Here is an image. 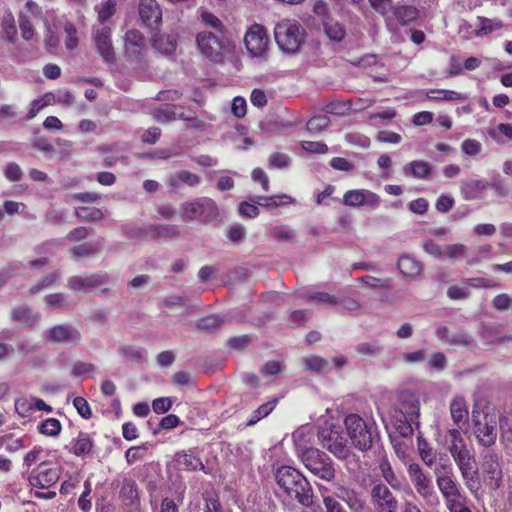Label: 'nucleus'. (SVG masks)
<instances>
[{
  "label": "nucleus",
  "mask_w": 512,
  "mask_h": 512,
  "mask_svg": "<svg viewBox=\"0 0 512 512\" xmlns=\"http://www.w3.org/2000/svg\"><path fill=\"white\" fill-rule=\"evenodd\" d=\"M319 491L323 497V503L327 512H346L342 505L332 496H327L325 493L328 489L324 486H319Z\"/></svg>",
  "instance_id": "51"
},
{
  "label": "nucleus",
  "mask_w": 512,
  "mask_h": 512,
  "mask_svg": "<svg viewBox=\"0 0 512 512\" xmlns=\"http://www.w3.org/2000/svg\"><path fill=\"white\" fill-rule=\"evenodd\" d=\"M275 480L289 499L306 508L313 506V488L300 470L289 465H282L276 470Z\"/></svg>",
  "instance_id": "2"
},
{
  "label": "nucleus",
  "mask_w": 512,
  "mask_h": 512,
  "mask_svg": "<svg viewBox=\"0 0 512 512\" xmlns=\"http://www.w3.org/2000/svg\"><path fill=\"white\" fill-rule=\"evenodd\" d=\"M93 42L100 57L107 63H114L115 51L112 43V31L107 24L93 27Z\"/></svg>",
  "instance_id": "15"
},
{
  "label": "nucleus",
  "mask_w": 512,
  "mask_h": 512,
  "mask_svg": "<svg viewBox=\"0 0 512 512\" xmlns=\"http://www.w3.org/2000/svg\"><path fill=\"white\" fill-rule=\"evenodd\" d=\"M473 434L480 446L489 448L497 439V420L482 409L472 410Z\"/></svg>",
  "instance_id": "6"
},
{
  "label": "nucleus",
  "mask_w": 512,
  "mask_h": 512,
  "mask_svg": "<svg viewBox=\"0 0 512 512\" xmlns=\"http://www.w3.org/2000/svg\"><path fill=\"white\" fill-rule=\"evenodd\" d=\"M107 281L105 274L93 273L86 276H72L68 279V287L75 292H87L101 286Z\"/></svg>",
  "instance_id": "21"
},
{
  "label": "nucleus",
  "mask_w": 512,
  "mask_h": 512,
  "mask_svg": "<svg viewBox=\"0 0 512 512\" xmlns=\"http://www.w3.org/2000/svg\"><path fill=\"white\" fill-rule=\"evenodd\" d=\"M317 437L322 447L339 459H347L352 454L339 427H323L319 429Z\"/></svg>",
  "instance_id": "10"
},
{
  "label": "nucleus",
  "mask_w": 512,
  "mask_h": 512,
  "mask_svg": "<svg viewBox=\"0 0 512 512\" xmlns=\"http://www.w3.org/2000/svg\"><path fill=\"white\" fill-rule=\"evenodd\" d=\"M334 495L344 501L351 512H363L364 501L361 499L359 494L353 489L344 485H334Z\"/></svg>",
  "instance_id": "23"
},
{
  "label": "nucleus",
  "mask_w": 512,
  "mask_h": 512,
  "mask_svg": "<svg viewBox=\"0 0 512 512\" xmlns=\"http://www.w3.org/2000/svg\"><path fill=\"white\" fill-rule=\"evenodd\" d=\"M154 117L159 122H168L176 119H184L183 108L174 104H163L154 112Z\"/></svg>",
  "instance_id": "29"
},
{
  "label": "nucleus",
  "mask_w": 512,
  "mask_h": 512,
  "mask_svg": "<svg viewBox=\"0 0 512 512\" xmlns=\"http://www.w3.org/2000/svg\"><path fill=\"white\" fill-rule=\"evenodd\" d=\"M277 404L278 399L274 398L273 400L260 405L251 413L249 419L247 420V426H254L261 419L267 417L276 408Z\"/></svg>",
  "instance_id": "38"
},
{
  "label": "nucleus",
  "mask_w": 512,
  "mask_h": 512,
  "mask_svg": "<svg viewBox=\"0 0 512 512\" xmlns=\"http://www.w3.org/2000/svg\"><path fill=\"white\" fill-rule=\"evenodd\" d=\"M482 468L483 472L488 478L495 482V485L499 486V481L502 479V470L499 462L498 454L487 451L483 455Z\"/></svg>",
  "instance_id": "25"
},
{
  "label": "nucleus",
  "mask_w": 512,
  "mask_h": 512,
  "mask_svg": "<svg viewBox=\"0 0 512 512\" xmlns=\"http://www.w3.org/2000/svg\"><path fill=\"white\" fill-rule=\"evenodd\" d=\"M119 494L122 500L128 501L130 504L137 501L139 499V492L136 482L132 479H125Z\"/></svg>",
  "instance_id": "41"
},
{
  "label": "nucleus",
  "mask_w": 512,
  "mask_h": 512,
  "mask_svg": "<svg viewBox=\"0 0 512 512\" xmlns=\"http://www.w3.org/2000/svg\"><path fill=\"white\" fill-rule=\"evenodd\" d=\"M57 278H58L57 272H50V273L44 275L40 279L39 283L30 287L29 293L35 294V293L40 292L43 288L52 285L57 280Z\"/></svg>",
  "instance_id": "55"
},
{
  "label": "nucleus",
  "mask_w": 512,
  "mask_h": 512,
  "mask_svg": "<svg viewBox=\"0 0 512 512\" xmlns=\"http://www.w3.org/2000/svg\"><path fill=\"white\" fill-rule=\"evenodd\" d=\"M151 232L156 239L173 238L178 236L179 230L176 225L160 224L152 227Z\"/></svg>",
  "instance_id": "46"
},
{
  "label": "nucleus",
  "mask_w": 512,
  "mask_h": 512,
  "mask_svg": "<svg viewBox=\"0 0 512 512\" xmlns=\"http://www.w3.org/2000/svg\"><path fill=\"white\" fill-rule=\"evenodd\" d=\"M42 8L33 0H27L18 12V24L21 37L30 41L35 35L32 20L43 18Z\"/></svg>",
  "instance_id": "14"
},
{
  "label": "nucleus",
  "mask_w": 512,
  "mask_h": 512,
  "mask_svg": "<svg viewBox=\"0 0 512 512\" xmlns=\"http://www.w3.org/2000/svg\"><path fill=\"white\" fill-rule=\"evenodd\" d=\"M40 316L38 314H33L31 309L27 306L14 307L11 310V320L16 322H21L33 328Z\"/></svg>",
  "instance_id": "32"
},
{
  "label": "nucleus",
  "mask_w": 512,
  "mask_h": 512,
  "mask_svg": "<svg viewBox=\"0 0 512 512\" xmlns=\"http://www.w3.org/2000/svg\"><path fill=\"white\" fill-rule=\"evenodd\" d=\"M450 414L456 429H461L462 425L468 421V405L463 396L456 395L450 402Z\"/></svg>",
  "instance_id": "26"
},
{
  "label": "nucleus",
  "mask_w": 512,
  "mask_h": 512,
  "mask_svg": "<svg viewBox=\"0 0 512 512\" xmlns=\"http://www.w3.org/2000/svg\"><path fill=\"white\" fill-rule=\"evenodd\" d=\"M299 457L305 468L324 481H332L336 476L333 460L323 451L314 447L302 448Z\"/></svg>",
  "instance_id": "4"
},
{
  "label": "nucleus",
  "mask_w": 512,
  "mask_h": 512,
  "mask_svg": "<svg viewBox=\"0 0 512 512\" xmlns=\"http://www.w3.org/2000/svg\"><path fill=\"white\" fill-rule=\"evenodd\" d=\"M308 300L318 302V303L329 304V305L338 304L337 296L329 294L327 292H323V291H317V292L310 293L308 295Z\"/></svg>",
  "instance_id": "54"
},
{
  "label": "nucleus",
  "mask_w": 512,
  "mask_h": 512,
  "mask_svg": "<svg viewBox=\"0 0 512 512\" xmlns=\"http://www.w3.org/2000/svg\"><path fill=\"white\" fill-rule=\"evenodd\" d=\"M418 451L424 464L431 467L436 462V454L425 440H418Z\"/></svg>",
  "instance_id": "45"
},
{
  "label": "nucleus",
  "mask_w": 512,
  "mask_h": 512,
  "mask_svg": "<svg viewBox=\"0 0 512 512\" xmlns=\"http://www.w3.org/2000/svg\"><path fill=\"white\" fill-rule=\"evenodd\" d=\"M291 163L289 155L281 152H274L269 157V167L282 169L288 167Z\"/></svg>",
  "instance_id": "52"
},
{
  "label": "nucleus",
  "mask_w": 512,
  "mask_h": 512,
  "mask_svg": "<svg viewBox=\"0 0 512 512\" xmlns=\"http://www.w3.org/2000/svg\"><path fill=\"white\" fill-rule=\"evenodd\" d=\"M99 24H106L116 12V3L114 0H106L97 9Z\"/></svg>",
  "instance_id": "48"
},
{
  "label": "nucleus",
  "mask_w": 512,
  "mask_h": 512,
  "mask_svg": "<svg viewBox=\"0 0 512 512\" xmlns=\"http://www.w3.org/2000/svg\"><path fill=\"white\" fill-rule=\"evenodd\" d=\"M175 462L184 471H203L205 474H209L201 458L190 451L177 452L175 454Z\"/></svg>",
  "instance_id": "24"
},
{
  "label": "nucleus",
  "mask_w": 512,
  "mask_h": 512,
  "mask_svg": "<svg viewBox=\"0 0 512 512\" xmlns=\"http://www.w3.org/2000/svg\"><path fill=\"white\" fill-rule=\"evenodd\" d=\"M52 99L53 95L51 93H47L42 98L33 100L28 110L27 118L29 120L35 118L44 107L51 104Z\"/></svg>",
  "instance_id": "47"
},
{
  "label": "nucleus",
  "mask_w": 512,
  "mask_h": 512,
  "mask_svg": "<svg viewBox=\"0 0 512 512\" xmlns=\"http://www.w3.org/2000/svg\"><path fill=\"white\" fill-rule=\"evenodd\" d=\"M276 199L286 200L285 203H291L293 201V199L290 196L283 194V195L272 196V197L258 196L257 203L260 206L274 208V207H278L280 205V203L275 201Z\"/></svg>",
  "instance_id": "56"
},
{
  "label": "nucleus",
  "mask_w": 512,
  "mask_h": 512,
  "mask_svg": "<svg viewBox=\"0 0 512 512\" xmlns=\"http://www.w3.org/2000/svg\"><path fill=\"white\" fill-rule=\"evenodd\" d=\"M489 187L495 191L497 196L507 197L509 194L508 187L500 176L493 177L489 183Z\"/></svg>",
  "instance_id": "63"
},
{
  "label": "nucleus",
  "mask_w": 512,
  "mask_h": 512,
  "mask_svg": "<svg viewBox=\"0 0 512 512\" xmlns=\"http://www.w3.org/2000/svg\"><path fill=\"white\" fill-rule=\"evenodd\" d=\"M478 20L480 25L476 30L477 36L487 35L503 27V23L500 20H492L485 17H478Z\"/></svg>",
  "instance_id": "44"
},
{
  "label": "nucleus",
  "mask_w": 512,
  "mask_h": 512,
  "mask_svg": "<svg viewBox=\"0 0 512 512\" xmlns=\"http://www.w3.org/2000/svg\"><path fill=\"white\" fill-rule=\"evenodd\" d=\"M345 426L352 445L362 451L371 449L378 434L374 433L372 426L357 414H349L345 418Z\"/></svg>",
  "instance_id": "5"
},
{
  "label": "nucleus",
  "mask_w": 512,
  "mask_h": 512,
  "mask_svg": "<svg viewBox=\"0 0 512 512\" xmlns=\"http://www.w3.org/2000/svg\"><path fill=\"white\" fill-rule=\"evenodd\" d=\"M398 404L395 407V412L401 415L400 421H404L408 425L405 431L401 432L402 435L412 433V425H418V418L420 416V401L417 395L409 390H403L398 393Z\"/></svg>",
  "instance_id": "9"
},
{
  "label": "nucleus",
  "mask_w": 512,
  "mask_h": 512,
  "mask_svg": "<svg viewBox=\"0 0 512 512\" xmlns=\"http://www.w3.org/2000/svg\"><path fill=\"white\" fill-rule=\"evenodd\" d=\"M330 123V119L326 115H315L310 118L306 124L307 130L311 133H319L323 131Z\"/></svg>",
  "instance_id": "50"
},
{
  "label": "nucleus",
  "mask_w": 512,
  "mask_h": 512,
  "mask_svg": "<svg viewBox=\"0 0 512 512\" xmlns=\"http://www.w3.org/2000/svg\"><path fill=\"white\" fill-rule=\"evenodd\" d=\"M447 449L457 465L467 489L476 495L481 489V481L475 457L468 448L461 431L456 428L448 429L446 433Z\"/></svg>",
  "instance_id": "1"
},
{
  "label": "nucleus",
  "mask_w": 512,
  "mask_h": 512,
  "mask_svg": "<svg viewBox=\"0 0 512 512\" xmlns=\"http://www.w3.org/2000/svg\"><path fill=\"white\" fill-rule=\"evenodd\" d=\"M323 27L325 34L332 41L341 42L346 36L345 27L331 17H327Z\"/></svg>",
  "instance_id": "33"
},
{
  "label": "nucleus",
  "mask_w": 512,
  "mask_h": 512,
  "mask_svg": "<svg viewBox=\"0 0 512 512\" xmlns=\"http://www.w3.org/2000/svg\"><path fill=\"white\" fill-rule=\"evenodd\" d=\"M2 37L7 41L13 43L17 38V28L15 25L14 16L11 12L7 13L2 19Z\"/></svg>",
  "instance_id": "42"
},
{
  "label": "nucleus",
  "mask_w": 512,
  "mask_h": 512,
  "mask_svg": "<svg viewBox=\"0 0 512 512\" xmlns=\"http://www.w3.org/2000/svg\"><path fill=\"white\" fill-rule=\"evenodd\" d=\"M343 204L350 207L366 205L370 208H376L380 204V197L370 190L353 189L344 193Z\"/></svg>",
  "instance_id": "18"
},
{
  "label": "nucleus",
  "mask_w": 512,
  "mask_h": 512,
  "mask_svg": "<svg viewBox=\"0 0 512 512\" xmlns=\"http://www.w3.org/2000/svg\"><path fill=\"white\" fill-rule=\"evenodd\" d=\"M371 497L378 512H396L398 502L386 485L375 484L371 490Z\"/></svg>",
  "instance_id": "20"
},
{
  "label": "nucleus",
  "mask_w": 512,
  "mask_h": 512,
  "mask_svg": "<svg viewBox=\"0 0 512 512\" xmlns=\"http://www.w3.org/2000/svg\"><path fill=\"white\" fill-rule=\"evenodd\" d=\"M400 272L408 277L417 276L421 270V264L410 256H401L397 262Z\"/></svg>",
  "instance_id": "37"
},
{
  "label": "nucleus",
  "mask_w": 512,
  "mask_h": 512,
  "mask_svg": "<svg viewBox=\"0 0 512 512\" xmlns=\"http://www.w3.org/2000/svg\"><path fill=\"white\" fill-rule=\"evenodd\" d=\"M201 19L203 23H205L208 26H211L214 28L217 32V34L224 35L225 27L221 20L215 16L213 13L210 12H203L201 15Z\"/></svg>",
  "instance_id": "53"
},
{
  "label": "nucleus",
  "mask_w": 512,
  "mask_h": 512,
  "mask_svg": "<svg viewBox=\"0 0 512 512\" xmlns=\"http://www.w3.org/2000/svg\"><path fill=\"white\" fill-rule=\"evenodd\" d=\"M427 98L430 100L465 101L468 96L453 90L431 89L427 92Z\"/></svg>",
  "instance_id": "36"
},
{
  "label": "nucleus",
  "mask_w": 512,
  "mask_h": 512,
  "mask_svg": "<svg viewBox=\"0 0 512 512\" xmlns=\"http://www.w3.org/2000/svg\"><path fill=\"white\" fill-rule=\"evenodd\" d=\"M73 406L84 419H90L92 417L91 407L88 401L83 397H75L73 400Z\"/></svg>",
  "instance_id": "57"
},
{
  "label": "nucleus",
  "mask_w": 512,
  "mask_h": 512,
  "mask_svg": "<svg viewBox=\"0 0 512 512\" xmlns=\"http://www.w3.org/2000/svg\"><path fill=\"white\" fill-rule=\"evenodd\" d=\"M461 149L466 155L475 156L481 151V143L475 139H466L462 142Z\"/></svg>",
  "instance_id": "64"
},
{
  "label": "nucleus",
  "mask_w": 512,
  "mask_h": 512,
  "mask_svg": "<svg viewBox=\"0 0 512 512\" xmlns=\"http://www.w3.org/2000/svg\"><path fill=\"white\" fill-rule=\"evenodd\" d=\"M93 447L94 443L90 435L80 432L78 437L73 441L72 453L78 457L85 456L91 453Z\"/></svg>",
  "instance_id": "35"
},
{
  "label": "nucleus",
  "mask_w": 512,
  "mask_h": 512,
  "mask_svg": "<svg viewBox=\"0 0 512 512\" xmlns=\"http://www.w3.org/2000/svg\"><path fill=\"white\" fill-rule=\"evenodd\" d=\"M359 281L362 282L364 285L371 287V288H389V280L388 279H382L377 278L371 275H365L359 278Z\"/></svg>",
  "instance_id": "61"
},
{
  "label": "nucleus",
  "mask_w": 512,
  "mask_h": 512,
  "mask_svg": "<svg viewBox=\"0 0 512 512\" xmlns=\"http://www.w3.org/2000/svg\"><path fill=\"white\" fill-rule=\"evenodd\" d=\"M138 12L140 20L146 27L157 29L161 25L162 10L156 0H140Z\"/></svg>",
  "instance_id": "19"
},
{
  "label": "nucleus",
  "mask_w": 512,
  "mask_h": 512,
  "mask_svg": "<svg viewBox=\"0 0 512 512\" xmlns=\"http://www.w3.org/2000/svg\"><path fill=\"white\" fill-rule=\"evenodd\" d=\"M60 475L61 468L57 464L44 461L32 469L28 481L32 487L48 489L58 482Z\"/></svg>",
  "instance_id": "12"
},
{
  "label": "nucleus",
  "mask_w": 512,
  "mask_h": 512,
  "mask_svg": "<svg viewBox=\"0 0 512 512\" xmlns=\"http://www.w3.org/2000/svg\"><path fill=\"white\" fill-rule=\"evenodd\" d=\"M436 484L443 499L446 496L452 494L453 492H456L460 488L458 482L454 479L453 475L449 474H442L437 476Z\"/></svg>",
  "instance_id": "39"
},
{
  "label": "nucleus",
  "mask_w": 512,
  "mask_h": 512,
  "mask_svg": "<svg viewBox=\"0 0 512 512\" xmlns=\"http://www.w3.org/2000/svg\"><path fill=\"white\" fill-rule=\"evenodd\" d=\"M307 33L302 25L292 19H283L274 28L275 41L285 53H297L306 39Z\"/></svg>",
  "instance_id": "3"
},
{
  "label": "nucleus",
  "mask_w": 512,
  "mask_h": 512,
  "mask_svg": "<svg viewBox=\"0 0 512 512\" xmlns=\"http://www.w3.org/2000/svg\"><path fill=\"white\" fill-rule=\"evenodd\" d=\"M409 479L416 492L430 505L438 502L431 476L424 472L418 463H411L407 468Z\"/></svg>",
  "instance_id": "11"
},
{
  "label": "nucleus",
  "mask_w": 512,
  "mask_h": 512,
  "mask_svg": "<svg viewBox=\"0 0 512 512\" xmlns=\"http://www.w3.org/2000/svg\"><path fill=\"white\" fill-rule=\"evenodd\" d=\"M419 10L411 5H393L390 7L384 22L387 29L394 32L399 26H408L419 17Z\"/></svg>",
  "instance_id": "13"
},
{
  "label": "nucleus",
  "mask_w": 512,
  "mask_h": 512,
  "mask_svg": "<svg viewBox=\"0 0 512 512\" xmlns=\"http://www.w3.org/2000/svg\"><path fill=\"white\" fill-rule=\"evenodd\" d=\"M64 31L66 33L65 45L69 50H73L78 45V37L77 30L72 23H66L64 26Z\"/></svg>",
  "instance_id": "58"
},
{
  "label": "nucleus",
  "mask_w": 512,
  "mask_h": 512,
  "mask_svg": "<svg viewBox=\"0 0 512 512\" xmlns=\"http://www.w3.org/2000/svg\"><path fill=\"white\" fill-rule=\"evenodd\" d=\"M152 46L164 55H172L177 49V38L171 34H157L152 39Z\"/></svg>",
  "instance_id": "28"
},
{
  "label": "nucleus",
  "mask_w": 512,
  "mask_h": 512,
  "mask_svg": "<svg viewBox=\"0 0 512 512\" xmlns=\"http://www.w3.org/2000/svg\"><path fill=\"white\" fill-rule=\"evenodd\" d=\"M381 472L385 480L392 486V487H398L399 486V480L397 476L395 475L391 465L388 462H382L380 464Z\"/></svg>",
  "instance_id": "62"
},
{
  "label": "nucleus",
  "mask_w": 512,
  "mask_h": 512,
  "mask_svg": "<svg viewBox=\"0 0 512 512\" xmlns=\"http://www.w3.org/2000/svg\"><path fill=\"white\" fill-rule=\"evenodd\" d=\"M465 284L472 288H494L497 287V283L489 278L475 277L467 278L464 280Z\"/></svg>",
  "instance_id": "60"
},
{
  "label": "nucleus",
  "mask_w": 512,
  "mask_h": 512,
  "mask_svg": "<svg viewBox=\"0 0 512 512\" xmlns=\"http://www.w3.org/2000/svg\"><path fill=\"white\" fill-rule=\"evenodd\" d=\"M216 202L208 197H200L182 204V218L187 221L210 223L218 217Z\"/></svg>",
  "instance_id": "7"
},
{
  "label": "nucleus",
  "mask_w": 512,
  "mask_h": 512,
  "mask_svg": "<svg viewBox=\"0 0 512 512\" xmlns=\"http://www.w3.org/2000/svg\"><path fill=\"white\" fill-rule=\"evenodd\" d=\"M75 215L77 218L87 222H95L104 217L101 209L89 206H80L75 208Z\"/></svg>",
  "instance_id": "40"
},
{
  "label": "nucleus",
  "mask_w": 512,
  "mask_h": 512,
  "mask_svg": "<svg viewBox=\"0 0 512 512\" xmlns=\"http://www.w3.org/2000/svg\"><path fill=\"white\" fill-rule=\"evenodd\" d=\"M99 251H100V245L98 243H96V244L84 243V244L74 246L70 249V253L75 258L94 255V254H97Z\"/></svg>",
  "instance_id": "49"
},
{
  "label": "nucleus",
  "mask_w": 512,
  "mask_h": 512,
  "mask_svg": "<svg viewBox=\"0 0 512 512\" xmlns=\"http://www.w3.org/2000/svg\"><path fill=\"white\" fill-rule=\"evenodd\" d=\"M61 429V422L56 418H47L38 425V432L49 437L58 436Z\"/></svg>",
  "instance_id": "43"
},
{
  "label": "nucleus",
  "mask_w": 512,
  "mask_h": 512,
  "mask_svg": "<svg viewBox=\"0 0 512 512\" xmlns=\"http://www.w3.org/2000/svg\"><path fill=\"white\" fill-rule=\"evenodd\" d=\"M244 43L252 56H262L268 49L269 37L264 26L253 24L245 33Z\"/></svg>",
  "instance_id": "16"
},
{
  "label": "nucleus",
  "mask_w": 512,
  "mask_h": 512,
  "mask_svg": "<svg viewBox=\"0 0 512 512\" xmlns=\"http://www.w3.org/2000/svg\"><path fill=\"white\" fill-rule=\"evenodd\" d=\"M124 42L127 57L131 61L140 62L148 50L143 34L136 29H130L125 33Z\"/></svg>",
  "instance_id": "17"
},
{
  "label": "nucleus",
  "mask_w": 512,
  "mask_h": 512,
  "mask_svg": "<svg viewBox=\"0 0 512 512\" xmlns=\"http://www.w3.org/2000/svg\"><path fill=\"white\" fill-rule=\"evenodd\" d=\"M489 187V182L479 179H467L461 184V193L465 200H473Z\"/></svg>",
  "instance_id": "27"
},
{
  "label": "nucleus",
  "mask_w": 512,
  "mask_h": 512,
  "mask_svg": "<svg viewBox=\"0 0 512 512\" xmlns=\"http://www.w3.org/2000/svg\"><path fill=\"white\" fill-rule=\"evenodd\" d=\"M48 338L55 343L77 344L81 340V334L69 325L58 324L50 328Z\"/></svg>",
  "instance_id": "22"
},
{
  "label": "nucleus",
  "mask_w": 512,
  "mask_h": 512,
  "mask_svg": "<svg viewBox=\"0 0 512 512\" xmlns=\"http://www.w3.org/2000/svg\"><path fill=\"white\" fill-rule=\"evenodd\" d=\"M404 171L416 179H425L431 174L432 167L426 161L413 160L404 167Z\"/></svg>",
  "instance_id": "34"
},
{
  "label": "nucleus",
  "mask_w": 512,
  "mask_h": 512,
  "mask_svg": "<svg viewBox=\"0 0 512 512\" xmlns=\"http://www.w3.org/2000/svg\"><path fill=\"white\" fill-rule=\"evenodd\" d=\"M303 150L313 154H326L328 146L321 141H303L301 144Z\"/></svg>",
  "instance_id": "59"
},
{
  "label": "nucleus",
  "mask_w": 512,
  "mask_h": 512,
  "mask_svg": "<svg viewBox=\"0 0 512 512\" xmlns=\"http://www.w3.org/2000/svg\"><path fill=\"white\" fill-rule=\"evenodd\" d=\"M226 321L225 316L220 314H209L196 320V327L203 332H214Z\"/></svg>",
  "instance_id": "31"
},
{
  "label": "nucleus",
  "mask_w": 512,
  "mask_h": 512,
  "mask_svg": "<svg viewBox=\"0 0 512 512\" xmlns=\"http://www.w3.org/2000/svg\"><path fill=\"white\" fill-rule=\"evenodd\" d=\"M199 183L200 177L187 170H181L178 173L171 175L167 180V184L174 189L179 188L181 185L195 187Z\"/></svg>",
  "instance_id": "30"
},
{
  "label": "nucleus",
  "mask_w": 512,
  "mask_h": 512,
  "mask_svg": "<svg viewBox=\"0 0 512 512\" xmlns=\"http://www.w3.org/2000/svg\"><path fill=\"white\" fill-rule=\"evenodd\" d=\"M196 44L204 57L213 62H221L227 49L228 40L224 35L205 30L197 34Z\"/></svg>",
  "instance_id": "8"
}]
</instances>
